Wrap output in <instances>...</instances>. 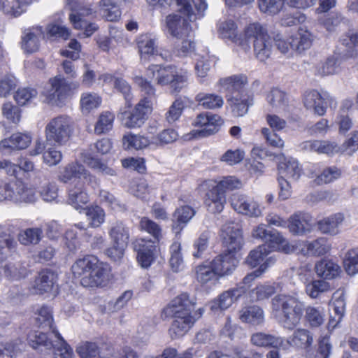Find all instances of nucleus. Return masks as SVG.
<instances>
[{
	"label": "nucleus",
	"instance_id": "obj_1",
	"mask_svg": "<svg viewBox=\"0 0 358 358\" xmlns=\"http://www.w3.org/2000/svg\"><path fill=\"white\" fill-rule=\"evenodd\" d=\"M311 327H318L324 322L321 307L308 306L299 299L289 294H278L271 299V315L285 329L294 330L301 322L303 312Z\"/></svg>",
	"mask_w": 358,
	"mask_h": 358
},
{
	"label": "nucleus",
	"instance_id": "obj_2",
	"mask_svg": "<svg viewBox=\"0 0 358 358\" xmlns=\"http://www.w3.org/2000/svg\"><path fill=\"white\" fill-rule=\"evenodd\" d=\"M195 305L194 298L190 299L187 293H182L174 298L165 308L166 314L174 317L170 328L173 337L177 338L185 334L201 316L203 308H200L193 312Z\"/></svg>",
	"mask_w": 358,
	"mask_h": 358
},
{
	"label": "nucleus",
	"instance_id": "obj_3",
	"mask_svg": "<svg viewBox=\"0 0 358 358\" xmlns=\"http://www.w3.org/2000/svg\"><path fill=\"white\" fill-rule=\"evenodd\" d=\"M73 276L85 287L104 286L110 279L108 265L92 255L77 259L71 266Z\"/></svg>",
	"mask_w": 358,
	"mask_h": 358
},
{
	"label": "nucleus",
	"instance_id": "obj_4",
	"mask_svg": "<svg viewBox=\"0 0 358 358\" xmlns=\"http://www.w3.org/2000/svg\"><path fill=\"white\" fill-rule=\"evenodd\" d=\"M148 78L155 80L157 85H170L171 93H178L186 86L187 72H178L174 66L151 65L146 70Z\"/></svg>",
	"mask_w": 358,
	"mask_h": 358
},
{
	"label": "nucleus",
	"instance_id": "obj_5",
	"mask_svg": "<svg viewBox=\"0 0 358 358\" xmlns=\"http://www.w3.org/2000/svg\"><path fill=\"white\" fill-rule=\"evenodd\" d=\"M245 37L248 41H252L255 56L259 62H265L271 57L273 52L274 39L260 24H250L245 29Z\"/></svg>",
	"mask_w": 358,
	"mask_h": 358
},
{
	"label": "nucleus",
	"instance_id": "obj_6",
	"mask_svg": "<svg viewBox=\"0 0 358 358\" xmlns=\"http://www.w3.org/2000/svg\"><path fill=\"white\" fill-rule=\"evenodd\" d=\"M74 130L72 119L59 115L49 120L45 127V141L51 145H64L70 140Z\"/></svg>",
	"mask_w": 358,
	"mask_h": 358
},
{
	"label": "nucleus",
	"instance_id": "obj_7",
	"mask_svg": "<svg viewBox=\"0 0 358 358\" xmlns=\"http://www.w3.org/2000/svg\"><path fill=\"white\" fill-rule=\"evenodd\" d=\"M79 86L78 83H69L62 76L50 78L45 85L42 96L44 101L52 106L62 107L71 96L72 90Z\"/></svg>",
	"mask_w": 358,
	"mask_h": 358
},
{
	"label": "nucleus",
	"instance_id": "obj_8",
	"mask_svg": "<svg viewBox=\"0 0 358 358\" xmlns=\"http://www.w3.org/2000/svg\"><path fill=\"white\" fill-rule=\"evenodd\" d=\"M58 179L64 183L71 182L74 184L76 182L87 183L92 188H96L99 185L98 179L78 162L69 163L62 167L59 172Z\"/></svg>",
	"mask_w": 358,
	"mask_h": 358
},
{
	"label": "nucleus",
	"instance_id": "obj_9",
	"mask_svg": "<svg viewBox=\"0 0 358 358\" xmlns=\"http://www.w3.org/2000/svg\"><path fill=\"white\" fill-rule=\"evenodd\" d=\"M136 84L139 87L142 96L136 105V127H140L152 113V98L155 94V89L150 82L141 77H136Z\"/></svg>",
	"mask_w": 358,
	"mask_h": 358
},
{
	"label": "nucleus",
	"instance_id": "obj_10",
	"mask_svg": "<svg viewBox=\"0 0 358 358\" xmlns=\"http://www.w3.org/2000/svg\"><path fill=\"white\" fill-rule=\"evenodd\" d=\"M114 87L123 94L126 101L125 106L120 110L122 124L128 128H131L134 126L133 121L134 107L131 94V87L124 79L117 78L114 80Z\"/></svg>",
	"mask_w": 358,
	"mask_h": 358
},
{
	"label": "nucleus",
	"instance_id": "obj_11",
	"mask_svg": "<svg viewBox=\"0 0 358 358\" xmlns=\"http://www.w3.org/2000/svg\"><path fill=\"white\" fill-rule=\"evenodd\" d=\"M223 122L224 121L220 115L203 112L196 117L192 124L195 127H202L198 132L199 136L207 137L217 133Z\"/></svg>",
	"mask_w": 358,
	"mask_h": 358
},
{
	"label": "nucleus",
	"instance_id": "obj_12",
	"mask_svg": "<svg viewBox=\"0 0 358 358\" xmlns=\"http://www.w3.org/2000/svg\"><path fill=\"white\" fill-rule=\"evenodd\" d=\"M303 103L307 109L313 110L319 116L325 114L328 106L336 105L333 98L328 94H322L317 90L306 92L304 94Z\"/></svg>",
	"mask_w": 358,
	"mask_h": 358
},
{
	"label": "nucleus",
	"instance_id": "obj_13",
	"mask_svg": "<svg viewBox=\"0 0 358 358\" xmlns=\"http://www.w3.org/2000/svg\"><path fill=\"white\" fill-rule=\"evenodd\" d=\"M138 48L140 59L142 62H146L151 58L160 57L164 60H168L170 55L168 52H161L157 45V39L151 34L141 36L138 40Z\"/></svg>",
	"mask_w": 358,
	"mask_h": 358
},
{
	"label": "nucleus",
	"instance_id": "obj_14",
	"mask_svg": "<svg viewBox=\"0 0 358 358\" xmlns=\"http://www.w3.org/2000/svg\"><path fill=\"white\" fill-rule=\"evenodd\" d=\"M248 83V77L245 75L236 74L220 78L217 84L221 87L220 91L225 93L228 99L231 97L242 95Z\"/></svg>",
	"mask_w": 358,
	"mask_h": 358
},
{
	"label": "nucleus",
	"instance_id": "obj_15",
	"mask_svg": "<svg viewBox=\"0 0 358 358\" xmlns=\"http://www.w3.org/2000/svg\"><path fill=\"white\" fill-rule=\"evenodd\" d=\"M221 236L228 252H233L241 248L243 236L238 223L234 222L225 223L221 229Z\"/></svg>",
	"mask_w": 358,
	"mask_h": 358
},
{
	"label": "nucleus",
	"instance_id": "obj_16",
	"mask_svg": "<svg viewBox=\"0 0 358 358\" xmlns=\"http://www.w3.org/2000/svg\"><path fill=\"white\" fill-rule=\"evenodd\" d=\"M231 205L238 213L257 217L262 215L259 203L246 196L239 194H234L231 196Z\"/></svg>",
	"mask_w": 358,
	"mask_h": 358
},
{
	"label": "nucleus",
	"instance_id": "obj_17",
	"mask_svg": "<svg viewBox=\"0 0 358 358\" xmlns=\"http://www.w3.org/2000/svg\"><path fill=\"white\" fill-rule=\"evenodd\" d=\"M313 341V335L308 329L298 328L289 338H283L282 350H287L291 346L300 350H308Z\"/></svg>",
	"mask_w": 358,
	"mask_h": 358
},
{
	"label": "nucleus",
	"instance_id": "obj_18",
	"mask_svg": "<svg viewBox=\"0 0 358 358\" xmlns=\"http://www.w3.org/2000/svg\"><path fill=\"white\" fill-rule=\"evenodd\" d=\"M312 218L306 213L298 212L289 217L287 227L294 235L303 236L312 230Z\"/></svg>",
	"mask_w": 358,
	"mask_h": 358
},
{
	"label": "nucleus",
	"instance_id": "obj_19",
	"mask_svg": "<svg viewBox=\"0 0 358 358\" xmlns=\"http://www.w3.org/2000/svg\"><path fill=\"white\" fill-rule=\"evenodd\" d=\"M179 11L185 15L189 21H194L203 16L208 8L206 0H176Z\"/></svg>",
	"mask_w": 358,
	"mask_h": 358
},
{
	"label": "nucleus",
	"instance_id": "obj_20",
	"mask_svg": "<svg viewBox=\"0 0 358 358\" xmlns=\"http://www.w3.org/2000/svg\"><path fill=\"white\" fill-rule=\"evenodd\" d=\"M210 264L218 278L231 275L235 270L238 261L234 257L232 252L220 255L215 257Z\"/></svg>",
	"mask_w": 358,
	"mask_h": 358
},
{
	"label": "nucleus",
	"instance_id": "obj_21",
	"mask_svg": "<svg viewBox=\"0 0 358 358\" xmlns=\"http://www.w3.org/2000/svg\"><path fill=\"white\" fill-rule=\"evenodd\" d=\"M243 294H245V289L242 287H236L226 290L211 302L210 308L213 310H226Z\"/></svg>",
	"mask_w": 358,
	"mask_h": 358
},
{
	"label": "nucleus",
	"instance_id": "obj_22",
	"mask_svg": "<svg viewBox=\"0 0 358 358\" xmlns=\"http://www.w3.org/2000/svg\"><path fill=\"white\" fill-rule=\"evenodd\" d=\"M166 23L169 33L177 38L188 36L192 31L187 19L178 14L167 16Z\"/></svg>",
	"mask_w": 358,
	"mask_h": 358
},
{
	"label": "nucleus",
	"instance_id": "obj_23",
	"mask_svg": "<svg viewBox=\"0 0 358 358\" xmlns=\"http://www.w3.org/2000/svg\"><path fill=\"white\" fill-rule=\"evenodd\" d=\"M299 245L301 247V252L304 255L322 256L331 250V244L323 237L313 241H301Z\"/></svg>",
	"mask_w": 358,
	"mask_h": 358
},
{
	"label": "nucleus",
	"instance_id": "obj_24",
	"mask_svg": "<svg viewBox=\"0 0 358 358\" xmlns=\"http://www.w3.org/2000/svg\"><path fill=\"white\" fill-rule=\"evenodd\" d=\"M331 308L333 313L330 315L329 325L333 328L341 322L345 311V298L343 290H337L333 294Z\"/></svg>",
	"mask_w": 358,
	"mask_h": 358
},
{
	"label": "nucleus",
	"instance_id": "obj_25",
	"mask_svg": "<svg viewBox=\"0 0 358 358\" xmlns=\"http://www.w3.org/2000/svg\"><path fill=\"white\" fill-rule=\"evenodd\" d=\"M196 210L189 206H182L176 209L173 214L172 229L176 234H180L186 224L194 216Z\"/></svg>",
	"mask_w": 358,
	"mask_h": 358
},
{
	"label": "nucleus",
	"instance_id": "obj_26",
	"mask_svg": "<svg viewBox=\"0 0 358 358\" xmlns=\"http://www.w3.org/2000/svg\"><path fill=\"white\" fill-rule=\"evenodd\" d=\"M57 274L50 270H43L36 278L32 287L33 293L42 294L50 292L57 281Z\"/></svg>",
	"mask_w": 358,
	"mask_h": 358
},
{
	"label": "nucleus",
	"instance_id": "obj_27",
	"mask_svg": "<svg viewBox=\"0 0 358 358\" xmlns=\"http://www.w3.org/2000/svg\"><path fill=\"white\" fill-rule=\"evenodd\" d=\"M85 183L76 182L68 189L67 202L74 208H83L89 201V196L85 189Z\"/></svg>",
	"mask_w": 358,
	"mask_h": 358
},
{
	"label": "nucleus",
	"instance_id": "obj_28",
	"mask_svg": "<svg viewBox=\"0 0 358 358\" xmlns=\"http://www.w3.org/2000/svg\"><path fill=\"white\" fill-rule=\"evenodd\" d=\"M43 34L41 27L25 29L22 36V48L28 53L37 51L39 48V41Z\"/></svg>",
	"mask_w": 358,
	"mask_h": 358
},
{
	"label": "nucleus",
	"instance_id": "obj_29",
	"mask_svg": "<svg viewBox=\"0 0 358 358\" xmlns=\"http://www.w3.org/2000/svg\"><path fill=\"white\" fill-rule=\"evenodd\" d=\"M226 195L215 186L206 192L205 204L208 210L211 213H220L224 208Z\"/></svg>",
	"mask_w": 358,
	"mask_h": 358
},
{
	"label": "nucleus",
	"instance_id": "obj_30",
	"mask_svg": "<svg viewBox=\"0 0 358 358\" xmlns=\"http://www.w3.org/2000/svg\"><path fill=\"white\" fill-rule=\"evenodd\" d=\"M34 184L38 186L40 194L44 201L51 202L57 199L58 195L57 185L54 182H50L45 175L38 174Z\"/></svg>",
	"mask_w": 358,
	"mask_h": 358
},
{
	"label": "nucleus",
	"instance_id": "obj_31",
	"mask_svg": "<svg viewBox=\"0 0 358 358\" xmlns=\"http://www.w3.org/2000/svg\"><path fill=\"white\" fill-rule=\"evenodd\" d=\"M250 343L256 347L282 349L283 337L275 336L264 332H256L251 335Z\"/></svg>",
	"mask_w": 358,
	"mask_h": 358
},
{
	"label": "nucleus",
	"instance_id": "obj_32",
	"mask_svg": "<svg viewBox=\"0 0 358 358\" xmlns=\"http://www.w3.org/2000/svg\"><path fill=\"white\" fill-rule=\"evenodd\" d=\"M345 220L344 215L336 213L325 217L317 222V227L321 233L330 236L339 234L340 227Z\"/></svg>",
	"mask_w": 358,
	"mask_h": 358
},
{
	"label": "nucleus",
	"instance_id": "obj_33",
	"mask_svg": "<svg viewBox=\"0 0 358 358\" xmlns=\"http://www.w3.org/2000/svg\"><path fill=\"white\" fill-rule=\"evenodd\" d=\"M66 5L69 7L71 13L78 15L76 20H88V19L94 17L95 13L91 8L90 4L86 0H65Z\"/></svg>",
	"mask_w": 358,
	"mask_h": 358
},
{
	"label": "nucleus",
	"instance_id": "obj_34",
	"mask_svg": "<svg viewBox=\"0 0 358 358\" xmlns=\"http://www.w3.org/2000/svg\"><path fill=\"white\" fill-rule=\"evenodd\" d=\"M315 272L318 276L325 279H334L339 275L340 266L330 259H323L315 266Z\"/></svg>",
	"mask_w": 358,
	"mask_h": 358
},
{
	"label": "nucleus",
	"instance_id": "obj_35",
	"mask_svg": "<svg viewBox=\"0 0 358 358\" xmlns=\"http://www.w3.org/2000/svg\"><path fill=\"white\" fill-rule=\"evenodd\" d=\"M238 317L243 322L253 325L260 324L264 320V311L257 306L243 308L238 312Z\"/></svg>",
	"mask_w": 358,
	"mask_h": 358
},
{
	"label": "nucleus",
	"instance_id": "obj_36",
	"mask_svg": "<svg viewBox=\"0 0 358 358\" xmlns=\"http://www.w3.org/2000/svg\"><path fill=\"white\" fill-rule=\"evenodd\" d=\"M195 278L203 285L208 283H215L219 280L210 262L195 267Z\"/></svg>",
	"mask_w": 358,
	"mask_h": 358
},
{
	"label": "nucleus",
	"instance_id": "obj_37",
	"mask_svg": "<svg viewBox=\"0 0 358 358\" xmlns=\"http://www.w3.org/2000/svg\"><path fill=\"white\" fill-rule=\"evenodd\" d=\"M28 342L31 348L41 352L52 350L54 343L47 334L42 332L29 334Z\"/></svg>",
	"mask_w": 358,
	"mask_h": 358
},
{
	"label": "nucleus",
	"instance_id": "obj_38",
	"mask_svg": "<svg viewBox=\"0 0 358 358\" xmlns=\"http://www.w3.org/2000/svg\"><path fill=\"white\" fill-rule=\"evenodd\" d=\"M341 64L338 57L331 56L325 62H321L315 66V74L326 76L336 73L340 69Z\"/></svg>",
	"mask_w": 358,
	"mask_h": 358
},
{
	"label": "nucleus",
	"instance_id": "obj_39",
	"mask_svg": "<svg viewBox=\"0 0 358 358\" xmlns=\"http://www.w3.org/2000/svg\"><path fill=\"white\" fill-rule=\"evenodd\" d=\"M52 333L57 338L53 343L54 358H73V352L71 346L65 341L58 331L52 329Z\"/></svg>",
	"mask_w": 358,
	"mask_h": 358
},
{
	"label": "nucleus",
	"instance_id": "obj_40",
	"mask_svg": "<svg viewBox=\"0 0 358 358\" xmlns=\"http://www.w3.org/2000/svg\"><path fill=\"white\" fill-rule=\"evenodd\" d=\"M275 262V259L273 256L268 257L264 263L260 264V266L257 270L247 274L243 279L242 282H239L236 287H242L245 289V293L250 287L252 282L255 278L260 277L267 268L273 265Z\"/></svg>",
	"mask_w": 358,
	"mask_h": 358
},
{
	"label": "nucleus",
	"instance_id": "obj_41",
	"mask_svg": "<svg viewBox=\"0 0 358 358\" xmlns=\"http://www.w3.org/2000/svg\"><path fill=\"white\" fill-rule=\"evenodd\" d=\"M278 170L284 178L287 177L293 180H297L301 175V169L295 159H285L284 162H280Z\"/></svg>",
	"mask_w": 358,
	"mask_h": 358
},
{
	"label": "nucleus",
	"instance_id": "obj_42",
	"mask_svg": "<svg viewBox=\"0 0 358 358\" xmlns=\"http://www.w3.org/2000/svg\"><path fill=\"white\" fill-rule=\"evenodd\" d=\"M31 136L27 134L15 133L10 138L1 142L3 148L22 150L27 148L31 143Z\"/></svg>",
	"mask_w": 358,
	"mask_h": 358
},
{
	"label": "nucleus",
	"instance_id": "obj_43",
	"mask_svg": "<svg viewBox=\"0 0 358 358\" xmlns=\"http://www.w3.org/2000/svg\"><path fill=\"white\" fill-rule=\"evenodd\" d=\"M126 0H101L100 6L103 17L108 21H116L121 15L118 3L125 1Z\"/></svg>",
	"mask_w": 358,
	"mask_h": 358
},
{
	"label": "nucleus",
	"instance_id": "obj_44",
	"mask_svg": "<svg viewBox=\"0 0 358 358\" xmlns=\"http://www.w3.org/2000/svg\"><path fill=\"white\" fill-rule=\"evenodd\" d=\"M268 104L276 111L285 110L288 104L286 93L278 88H273L266 96Z\"/></svg>",
	"mask_w": 358,
	"mask_h": 358
},
{
	"label": "nucleus",
	"instance_id": "obj_45",
	"mask_svg": "<svg viewBox=\"0 0 358 358\" xmlns=\"http://www.w3.org/2000/svg\"><path fill=\"white\" fill-rule=\"evenodd\" d=\"M195 99L199 105L206 109L221 108L224 104L222 96L215 94L199 93Z\"/></svg>",
	"mask_w": 358,
	"mask_h": 358
},
{
	"label": "nucleus",
	"instance_id": "obj_46",
	"mask_svg": "<svg viewBox=\"0 0 358 358\" xmlns=\"http://www.w3.org/2000/svg\"><path fill=\"white\" fill-rule=\"evenodd\" d=\"M270 250L266 244L259 245L257 248L252 250L246 258L245 262L250 266L254 268L260 264L263 261L264 263L268 257Z\"/></svg>",
	"mask_w": 358,
	"mask_h": 358
},
{
	"label": "nucleus",
	"instance_id": "obj_47",
	"mask_svg": "<svg viewBox=\"0 0 358 358\" xmlns=\"http://www.w3.org/2000/svg\"><path fill=\"white\" fill-rule=\"evenodd\" d=\"M237 27L235 22L231 20H226L219 24V33L222 38L231 39L236 43L242 44V40L238 37Z\"/></svg>",
	"mask_w": 358,
	"mask_h": 358
},
{
	"label": "nucleus",
	"instance_id": "obj_48",
	"mask_svg": "<svg viewBox=\"0 0 358 358\" xmlns=\"http://www.w3.org/2000/svg\"><path fill=\"white\" fill-rule=\"evenodd\" d=\"M343 266L349 275L353 276L358 273V248L350 249L345 253Z\"/></svg>",
	"mask_w": 358,
	"mask_h": 358
},
{
	"label": "nucleus",
	"instance_id": "obj_49",
	"mask_svg": "<svg viewBox=\"0 0 358 358\" xmlns=\"http://www.w3.org/2000/svg\"><path fill=\"white\" fill-rule=\"evenodd\" d=\"M155 246L150 241L138 250V262L143 268H148L154 261Z\"/></svg>",
	"mask_w": 358,
	"mask_h": 358
},
{
	"label": "nucleus",
	"instance_id": "obj_50",
	"mask_svg": "<svg viewBox=\"0 0 358 358\" xmlns=\"http://www.w3.org/2000/svg\"><path fill=\"white\" fill-rule=\"evenodd\" d=\"M329 290H330L329 283L322 280H311L306 285V292L312 299H316L321 294Z\"/></svg>",
	"mask_w": 358,
	"mask_h": 358
},
{
	"label": "nucleus",
	"instance_id": "obj_51",
	"mask_svg": "<svg viewBox=\"0 0 358 358\" xmlns=\"http://www.w3.org/2000/svg\"><path fill=\"white\" fill-rule=\"evenodd\" d=\"M180 250L181 245L178 242H174L170 247L171 257L169 264L174 272H179L184 268V262Z\"/></svg>",
	"mask_w": 358,
	"mask_h": 358
},
{
	"label": "nucleus",
	"instance_id": "obj_52",
	"mask_svg": "<svg viewBox=\"0 0 358 358\" xmlns=\"http://www.w3.org/2000/svg\"><path fill=\"white\" fill-rule=\"evenodd\" d=\"M115 115L109 111L102 113L95 124L94 132L102 134L108 132L113 128Z\"/></svg>",
	"mask_w": 358,
	"mask_h": 358
},
{
	"label": "nucleus",
	"instance_id": "obj_53",
	"mask_svg": "<svg viewBox=\"0 0 358 358\" xmlns=\"http://www.w3.org/2000/svg\"><path fill=\"white\" fill-rule=\"evenodd\" d=\"M109 235L112 243H119L122 245L128 243L129 230L122 222H117L113 225L109 231Z\"/></svg>",
	"mask_w": 358,
	"mask_h": 358
},
{
	"label": "nucleus",
	"instance_id": "obj_54",
	"mask_svg": "<svg viewBox=\"0 0 358 358\" xmlns=\"http://www.w3.org/2000/svg\"><path fill=\"white\" fill-rule=\"evenodd\" d=\"M294 48L295 50L301 52L309 48L312 44L311 34L303 29H300L294 37H292Z\"/></svg>",
	"mask_w": 358,
	"mask_h": 358
},
{
	"label": "nucleus",
	"instance_id": "obj_55",
	"mask_svg": "<svg viewBox=\"0 0 358 358\" xmlns=\"http://www.w3.org/2000/svg\"><path fill=\"white\" fill-rule=\"evenodd\" d=\"M101 103V99L96 93H84L80 99L82 111L85 113L97 108Z\"/></svg>",
	"mask_w": 358,
	"mask_h": 358
},
{
	"label": "nucleus",
	"instance_id": "obj_56",
	"mask_svg": "<svg viewBox=\"0 0 358 358\" xmlns=\"http://www.w3.org/2000/svg\"><path fill=\"white\" fill-rule=\"evenodd\" d=\"M261 12L270 15L278 14L283 8L284 0H257Z\"/></svg>",
	"mask_w": 358,
	"mask_h": 358
},
{
	"label": "nucleus",
	"instance_id": "obj_57",
	"mask_svg": "<svg viewBox=\"0 0 358 358\" xmlns=\"http://www.w3.org/2000/svg\"><path fill=\"white\" fill-rule=\"evenodd\" d=\"M227 101L230 103L232 113L235 116L242 117L248 113L250 103L248 99H242L241 95L229 98Z\"/></svg>",
	"mask_w": 358,
	"mask_h": 358
},
{
	"label": "nucleus",
	"instance_id": "obj_58",
	"mask_svg": "<svg viewBox=\"0 0 358 358\" xmlns=\"http://www.w3.org/2000/svg\"><path fill=\"white\" fill-rule=\"evenodd\" d=\"M38 95V92L32 87L19 88L14 95V99L20 106H24L32 101Z\"/></svg>",
	"mask_w": 358,
	"mask_h": 358
},
{
	"label": "nucleus",
	"instance_id": "obj_59",
	"mask_svg": "<svg viewBox=\"0 0 358 358\" xmlns=\"http://www.w3.org/2000/svg\"><path fill=\"white\" fill-rule=\"evenodd\" d=\"M214 57L209 55L200 56L195 64V71L198 78H204L211 69Z\"/></svg>",
	"mask_w": 358,
	"mask_h": 358
},
{
	"label": "nucleus",
	"instance_id": "obj_60",
	"mask_svg": "<svg viewBox=\"0 0 358 358\" xmlns=\"http://www.w3.org/2000/svg\"><path fill=\"white\" fill-rule=\"evenodd\" d=\"M185 108V103L181 98L176 99L169 107L165 114V119L169 123L172 124L177 121L181 116Z\"/></svg>",
	"mask_w": 358,
	"mask_h": 358
},
{
	"label": "nucleus",
	"instance_id": "obj_61",
	"mask_svg": "<svg viewBox=\"0 0 358 358\" xmlns=\"http://www.w3.org/2000/svg\"><path fill=\"white\" fill-rule=\"evenodd\" d=\"M16 199L15 201H20L26 203L34 202L36 199L34 191L26 187L21 181H17L15 184Z\"/></svg>",
	"mask_w": 358,
	"mask_h": 358
},
{
	"label": "nucleus",
	"instance_id": "obj_62",
	"mask_svg": "<svg viewBox=\"0 0 358 358\" xmlns=\"http://www.w3.org/2000/svg\"><path fill=\"white\" fill-rule=\"evenodd\" d=\"M40 228H29L19 234V241L23 245L37 244L42 237Z\"/></svg>",
	"mask_w": 358,
	"mask_h": 358
},
{
	"label": "nucleus",
	"instance_id": "obj_63",
	"mask_svg": "<svg viewBox=\"0 0 358 358\" xmlns=\"http://www.w3.org/2000/svg\"><path fill=\"white\" fill-rule=\"evenodd\" d=\"M76 352L80 358H99V348L95 343L85 342L80 343Z\"/></svg>",
	"mask_w": 358,
	"mask_h": 358
},
{
	"label": "nucleus",
	"instance_id": "obj_64",
	"mask_svg": "<svg viewBox=\"0 0 358 358\" xmlns=\"http://www.w3.org/2000/svg\"><path fill=\"white\" fill-rule=\"evenodd\" d=\"M3 116L9 122L17 124L21 119V109L13 104L11 102H6L2 105L1 108Z\"/></svg>",
	"mask_w": 358,
	"mask_h": 358
}]
</instances>
